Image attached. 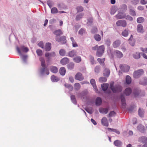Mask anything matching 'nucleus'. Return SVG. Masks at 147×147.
<instances>
[{"label":"nucleus","mask_w":147,"mask_h":147,"mask_svg":"<svg viewBox=\"0 0 147 147\" xmlns=\"http://www.w3.org/2000/svg\"><path fill=\"white\" fill-rule=\"evenodd\" d=\"M39 59L41 61V66L42 67L40 69V75L43 76L45 74L49 75V71L45 67V64L44 58L42 57H40Z\"/></svg>","instance_id":"1"},{"label":"nucleus","mask_w":147,"mask_h":147,"mask_svg":"<svg viewBox=\"0 0 147 147\" xmlns=\"http://www.w3.org/2000/svg\"><path fill=\"white\" fill-rule=\"evenodd\" d=\"M120 70L119 71V75L122 73V71L126 72L128 71L130 67L129 66L127 65H120Z\"/></svg>","instance_id":"2"},{"label":"nucleus","mask_w":147,"mask_h":147,"mask_svg":"<svg viewBox=\"0 0 147 147\" xmlns=\"http://www.w3.org/2000/svg\"><path fill=\"white\" fill-rule=\"evenodd\" d=\"M144 73V71L142 69H139L135 71L133 74V77L135 78H140Z\"/></svg>","instance_id":"3"},{"label":"nucleus","mask_w":147,"mask_h":147,"mask_svg":"<svg viewBox=\"0 0 147 147\" xmlns=\"http://www.w3.org/2000/svg\"><path fill=\"white\" fill-rule=\"evenodd\" d=\"M105 50L104 45H102L98 47L96 53L97 56L101 57L103 53Z\"/></svg>","instance_id":"4"},{"label":"nucleus","mask_w":147,"mask_h":147,"mask_svg":"<svg viewBox=\"0 0 147 147\" xmlns=\"http://www.w3.org/2000/svg\"><path fill=\"white\" fill-rule=\"evenodd\" d=\"M110 87L111 90L114 93L119 92L121 90V87L118 86H113L111 84Z\"/></svg>","instance_id":"5"},{"label":"nucleus","mask_w":147,"mask_h":147,"mask_svg":"<svg viewBox=\"0 0 147 147\" xmlns=\"http://www.w3.org/2000/svg\"><path fill=\"white\" fill-rule=\"evenodd\" d=\"M16 50L18 52L19 54V55L21 56V58L23 60V63H26V59L27 58V56L26 55H23L22 53L20 50L19 48L18 47H16Z\"/></svg>","instance_id":"6"},{"label":"nucleus","mask_w":147,"mask_h":147,"mask_svg":"<svg viewBox=\"0 0 147 147\" xmlns=\"http://www.w3.org/2000/svg\"><path fill=\"white\" fill-rule=\"evenodd\" d=\"M116 25L118 26H121L125 27L127 25L126 22L124 20H119L117 21Z\"/></svg>","instance_id":"7"},{"label":"nucleus","mask_w":147,"mask_h":147,"mask_svg":"<svg viewBox=\"0 0 147 147\" xmlns=\"http://www.w3.org/2000/svg\"><path fill=\"white\" fill-rule=\"evenodd\" d=\"M115 16L117 19L125 18V13L123 12L118 11V13Z\"/></svg>","instance_id":"8"},{"label":"nucleus","mask_w":147,"mask_h":147,"mask_svg":"<svg viewBox=\"0 0 147 147\" xmlns=\"http://www.w3.org/2000/svg\"><path fill=\"white\" fill-rule=\"evenodd\" d=\"M66 37L64 36H62L59 38L56 37L55 38V39L57 41L59 42H60L62 43H64L66 42Z\"/></svg>","instance_id":"9"},{"label":"nucleus","mask_w":147,"mask_h":147,"mask_svg":"<svg viewBox=\"0 0 147 147\" xmlns=\"http://www.w3.org/2000/svg\"><path fill=\"white\" fill-rule=\"evenodd\" d=\"M139 83L140 84L143 86L147 85V77H144L140 79Z\"/></svg>","instance_id":"10"},{"label":"nucleus","mask_w":147,"mask_h":147,"mask_svg":"<svg viewBox=\"0 0 147 147\" xmlns=\"http://www.w3.org/2000/svg\"><path fill=\"white\" fill-rule=\"evenodd\" d=\"M56 56L55 53L54 52L51 53L47 52L45 54V56L49 60L52 57H55Z\"/></svg>","instance_id":"11"},{"label":"nucleus","mask_w":147,"mask_h":147,"mask_svg":"<svg viewBox=\"0 0 147 147\" xmlns=\"http://www.w3.org/2000/svg\"><path fill=\"white\" fill-rule=\"evenodd\" d=\"M137 128L138 130L141 133H144L146 132V130L144 128V126L141 124L138 125Z\"/></svg>","instance_id":"12"},{"label":"nucleus","mask_w":147,"mask_h":147,"mask_svg":"<svg viewBox=\"0 0 147 147\" xmlns=\"http://www.w3.org/2000/svg\"><path fill=\"white\" fill-rule=\"evenodd\" d=\"M75 79L76 80L82 81L84 79V77L82 74L80 72H78L75 76Z\"/></svg>","instance_id":"13"},{"label":"nucleus","mask_w":147,"mask_h":147,"mask_svg":"<svg viewBox=\"0 0 147 147\" xmlns=\"http://www.w3.org/2000/svg\"><path fill=\"white\" fill-rule=\"evenodd\" d=\"M121 98L122 107L123 108H125L126 106V104L125 98L123 95H122L121 96Z\"/></svg>","instance_id":"14"},{"label":"nucleus","mask_w":147,"mask_h":147,"mask_svg":"<svg viewBox=\"0 0 147 147\" xmlns=\"http://www.w3.org/2000/svg\"><path fill=\"white\" fill-rule=\"evenodd\" d=\"M102 124L106 127L109 125V123L107 119L105 117H103L101 120Z\"/></svg>","instance_id":"15"},{"label":"nucleus","mask_w":147,"mask_h":147,"mask_svg":"<svg viewBox=\"0 0 147 147\" xmlns=\"http://www.w3.org/2000/svg\"><path fill=\"white\" fill-rule=\"evenodd\" d=\"M137 30L138 32L143 33L144 32L143 26L141 24H138L137 27Z\"/></svg>","instance_id":"16"},{"label":"nucleus","mask_w":147,"mask_h":147,"mask_svg":"<svg viewBox=\"0 0 147 147\" xmlns=\"http://www.w3.org/2000/svg\"><path fill=\"white\" fill-rule=\"evenodd\" d=\"M19 49L22 53H26L29 51V49L28 48L24 46H21L20 48H19Z\"/></svg>","instance_id":"17"},{"label":"nucleus","mask_w":147,"mask_h":147,"mask_svg":"<svg viewBox=\"0 0 147 147\" xmlns=\"http://www.w3.org/2000/svg\"><path fill=\"white\" fill-rule=\"evenodd\" d=\"M90 83L92 85L94 89L95 90V91L97 92L98 91V90L96 88V86L95 83V80L93 79H92L90 80Z\"/></svg>","instance_id":"18"},{"label":"nucleus","mask_w":147,"mask_h":147,"mask_svg":"<svg viewBox=\"0 0 147 147\" xmlns=\"http://www.w3.org/2000/svg\"><path fill=\"white\" fill-rule=\"evenodd\" d=\"M77 55V52L75 50H72L69 52L68 56L70 57H72Z\"/></svg>","instance_id":"19"},{"label":"nucleus","mask_w":147,"mask_h":147,"mask_svg":"<svg viewBox=\"0 0 147 147\" xmlns=\"http://www.w3.org/2000/svg\"><path fill=\"white\" fill-rule=\"evenodd\" d=\"M139 142L142 143H147V137L145 136H142L140 137L138 139Z\"/></svg>","instance_id":"20"},{"label":"nucleus","mask_w":147,"mask_h":147,"mask_svg":"<svg viewBox=\"0 0 147 147\" xmlns=\"http://www.w3.org/2000/svg\"><path fill=\"white\" fill-rule=\"evenodd\" d=\"M99 111L100 113L105 114L108 112V109L107 108H100L99 109Z\"/></svg>","instance_id":"21"},{"label":"nucleus","mask_w":147,"mask_h":147,"mask_svg":"<svg viewBox=\"0 0 147 147\" xmlns=\"http://www.w3.org/2000/svg\"><path fill=\"white\" fill-rule=\"evenodd\" d=\"M69 62V59L67 57H64L61 59L60 61L61 63L63 65H65L67 64Z\"/></svg>","instance_id":"22"},{"label":"nucleus","mask_w":147,"mask_h":147,"mask_svg":"<svg viewBox=\"0 0 147 147\" xmlns=\"http://www.w3.org/2000/svg\"><path fill=\"white\" fill-rule=\"evenodd\" d=\"M49 69L50 71L53 73H56L58 71V69L55 66H51Z\"/></svg>","instance_id":"23"},{"label":"nucleus","mask_w":147,"mask_h":147,"mask_svg":"<svg viewBox=\"0 0 147 147\" xmlns=\"http://www.w3.org/2000/svg\"><path fill=\"white\" fill-rule=\"evenodd\" d=\"M51 48V44L50 43H47L45 47V49L46 51H50Z\"/></svg>","instance_id":"24"},{"label":"nucleus","mask_w":147,"mask_h":147,"mask_svg":"<svg viewBox=\"0 0 147 147\" xmlns=\"http://www.w3.org/2000/svg\"><path fill=\"white\" fill-rule=\"evenodd\" d=\"M84 16V13H80L77 14L76 17V20L77 21L80 20L83 18Z\"/></svg>","instance_id":"25"},{"label":"nucleus","mask_w":147,"mask_h":147,"mask_svg":"<svg viewBox=\"0 0 147 147\" xmlns=\"http://www.w3.org/2000/svg\"><path fill=\"white\" fill-rule=\"evenodd\" d=\"M115 53L117 57L118 58H121L123 57L122 53L118 50H116L115 51Z\"/></svg>","instance_id":"26"},{"label":"nucleus","mask_w":147,"mask_h":147,"mask_svg":"<svg viewBox=\"0 0 147 147\" xmlns=\"http://www.w3.org/2000/svg\"><path fill=\"white\" fill-rule=\"evenodd\" d=\"M53 33L56 35V37L63 34V32L61 29H58L55 30L54 32Z\"/></svg>","instance_id":"27"},{"label":"nucleus","mask_w":147,"mask_h":147,"mask_svg":"<svg viewBox=\"0 0 147 147\" xmlns=\"http://www.w3.org/2000/svg\"><path fill=\"white\" fill-rule=\"evenodd\" d=\"M140 53L139 52H137L135 53L132 55L133 58L136 59H138L140 58Z\"/></svg>","instance_id":"28"},{"label":"nucleus","mask_w":147,"mask_h":147,"mask_svg":"<svg viewBox=\"0 0 147 147\" xmlns=\"http://www.w3.org/2000/svg\"><path fill=\"white\" fill-rule=\"evenodd\" d=\"M132 90L131 89L129 88H126L124 91V93L127 96L129 95L131 93Z\"/></svg>","instance_id":"29"},{"label":"nucleus","mask_w":147,"mask_h":147,"mask_svg":"<svg viewBox=\"0 0 147 147\" xmlns=\"http://www.w3.org/2000/svg\"><path fill=\"white\" fill-rule=\"evenodd\" d=\"M141 90L139 89H134L133 92V93L135 96L136 97L138 96L141 92Z\"/></svg>","instance_id":"30"},{"label":"nucleus","mask_w":147,"mask_h":147,"mask_svg":"<svg viewBox=\"0 0 147 147\" xmlns=\"http://www.w3.org/2000/svg\"><path fill=\"white\" fill-rule=\"evenodd\" d=\"M122 144V142L119 140H116L114 142V145L116 146H120Z\"/></svg>","instance_id":"31"},{"label":"nucleus","mask_w":147,"mask_h":147,"mask_svg":"<svg viewBox=\"0 0 147 147\" xmlns=\"http://www.w3.org/2000/svg\"><path fill=\"white\" fill-rule=\"evenodd\" d=\"M59 72L61 75L64 76L66 72L65 68L64 67H61L59 69Z\"/></svg>","instance_id":"32"},{"label":"nucleus","mask_w":147,"mask_h":147,"mask_svg":"<svg viewBox=\"0 0 147 147\" xmlns=\"http://www.w3.org/2000/svg\"><path fill=\"white\" fill-rule=\"evenodd\" d=\"M120 44V42L119 40H116L113 42V44L114 48H117L119 47Z\"/></svg>","instance_id":"33"},{"label":"nucleus","mask_w":147,"mask_h":147,"mask_svg":"<svg viewBox=\"0 0 147 147\" xmlns=\"http://www.w3.org/2000/svg\"><path fill=\"white\" fill-rule=\"evenodd\" d=\"M126 83L127 84H130L131 82V79L130 77L129 76H127L125 78Z\"/></svg>","instance_id":"34"},{"label":"nucleus","mask_w":147,"mask_h":147,"mask_svg":"<svg viewBox=\"0 0 147 147\" xmlns=\"http://www.w3.org/2000/svg\"><path fill=\"white\" fill-rule=\"evenodd\" d=\"M95 103L96 105H100L102 103V100L101 98L97 97L96 99Z\"/></svg>","instance_id":"35"},{"label":"nucleus","mask_w":147,"mask_h":147,"mask_svg":"<svg viewBox=\"0 0 147 147\" xmlns=\"http://www.w3.org/2000/svg\"><path fill=\"white\" fill-rule=\"evenodd\" d=\"M81 58L80 56H77L73 59L74 61L76 63H79L81 61Z\"/></svg>","instance_id":"36"},{"label":"nucleus","mask_w":147,"mask_h":147,"mask_svg":"<svg viewBox=\"0 0 147 147\" xmlns=\"http://www.w3.org/2000/svg\"><path fill=\"white\" fill-rule=\"evenodd\" d=\"M110 74V71L107 68H105L104 70L103 74L104 75L107 77H108Z\"/></svg>","instance_id":"37"},{"label":"nucleus","mask_w":147,"mask_h":147,"mask_svg":"<svg viewBox=\"0 0 147 147\" xmlns=\"http://www.w3.org/2000/svg\"><path fill=\"white\" fill-rule=\"evenodd\" d=\"M109 84H103L101 85V86L102 90L104 91H106L109 87Z\"/></svg>","instance_id":"38"},{"label":"nucleus","mask_w":147,"mask_h":147,"mask_svg":"<svg viewBox=\"0 0 147 147\" xmlns=\"http://www.w3.org/2000/svg\"><path fill=\"white\" fill-rule=\"evenodd\" d=\"M51 81L53 82H57L59 80V78L54 75H52L51 77Z\"/></svg>","instance_id":"39"},{"label":"nucleus","mask_w":147,"mask_h":147,"mask_svg":"<svg viewBox=\"0 0 147 147\" xmlns=\"http://www.w3.org/2000/svg\"><path fill=\"white\" fill-rule=\"evenodd\" d=\"M144 112L142 109H139L138 110V115L139 116L141 117H142L144 116Z\"/></svg>","instance_id":"40"},{"label":"nucleus","mask_w":147,"mask_h":147,"mask_svg":"<svg viewBox=\"0 0 147 147\" xmlns=\"http://www.w3.org/2000/svg\"><path fill=\"white\" fill-rule=\"evenodd\" d=\"M94 37L95 40L97 41H99L101 39L100 36L98 34H96L94 36Z\"/></svg>","instance_id":"41"},{"label":"nucleus","mask_w":147,"mask_h":147,"mask_svg":"<svg viewBox=\"0 0 147 147\" xmlns=\"http://www.w3.org/2000/svg\"><path fill=\"white\" fill-rule=\"evenodd\" d=\"M71 100L72 102L75 105L76 104V100L75 97L74 95H71Z\"/></svg>","instance_id":"42"},{"label":"nucleus","mask_w":147,"mask_h":147,"mask_svg":"<svg viewBox=\"0 0 147 147\" xmlns=\"http://www.w3.org/2000/svg\"><path fill=\"white\" fill-rule=\"evenodd\" d=\"M74 88L77 90H79L80 88V84L78 83H76L74 85Z\"/></svg>","instance_id":"43"},{"label":"nucleus","mask_w":147,"mask_h":147,"mask_svg":"<svg viewBox=\"0 0 147 147\" xmlns=\"http://www.w3.org/2000/svg\"><path fill=\"white\" fill-rule=\"evenodd\" d=\"M51 12L52 13H57L58 12L57 8L55 7H53L51 9Z\"/></svg>","instance_id":"44"},{"label":"nucleus","mask_w":147,"mask_h":147,"mask_svg":"<svg viewBox=\"0 0 147 147\" xmlns=\"http://www.w3.org/2000/svg\"><path fill=\"white\" fill-rule=\"evenodd\" d=\"M65 50L63 49H61L59 51V54L62 56H64L65 55Z\"/></svg>","instance_id":"45"},{"label":"nucleus","mask_w":147,"mask_h":147,"mask_svg":"<svg viewBox=\"0 0 147 147\" xmlns=\"http://www.w3.org/2000/svg\"><path fill=\"white\" fill-rule=\"evenodd\" d=\"M74 63L72 62H71L67 65V67L68 69H72L74 68Z\"/></svg>","instance_id":"46"},{"label":"nucleus","mask_w":147,"mask_h":147,"mask_svg":"<svg viewBox=\"0 0 147 147\" xmlns=\"http://www.w3.org/2000/svg\"><path fill=\"white\" fill-rule=\"evenodd\" d=\"M117 11V9L115 7H113L111 9V14H114L115 12H116Z\"/></svg>","instance_id":"47"},{"label":"nucleus","mask_w":147,"mask_h":147,"mask_svg":"<svg viewBox=\"0 0 147 147\" xmlns=\"http://www.w3.org/2000/svg\"><path fill=\"white\" fill-rule=\"evenodd\" d=\"M107 80V78L105 77H102L99 79V81L100 83L106 82Z\"/></svg>","instance_id":"48"},{"label":"nucleus","mask_w":147,"mask_h":147,"mask_svg":"<svg viewBox=\"0 0 147 147\" xmlns=\"http://www.w3.org/2000/svg\"><path fill=\"white\" fill-rule=\"evenodd\" d=\"M47 4L50 8H51L53 5L54 3L52 1L48 0L47 2Z\"/></svg>","instance_id":"49"},{"label":"nucleus","mask_w":147,"mask_h":147,"mask_svg":"<svg viewBox=\"0 0 147 147\" xmlns=\"http://www.w3.org/2000/svg\"><path fill=\"white\" fill-rule=\"evenodd\" d=\"M144 21V18L143 17H139L137 20V22L138 23H141Z\"/></svg>","instance_id":"50"},{"label":"nucleus","mask_w":147,"mask_h":147,"mask_svg":"<svg viewBox=\"0 0 147 147\" xmlns=\"http://www.w3.org/2000/svg\"><path fill=\"white\" fill-rule=\"evenodd\" d=\"M78 33L81 35H82L85 33V29L84 28L81 29L78 32Z\"/></svg>","instance_id":"51"},{"label":"nucleus","mask_w":147,"mask_h":147,"mask_svg":"<svg viewBox=\"0 0 147 147\" xmlns=\"http://www.w3.org/2000/svg\"><path fill=\"white\" fill-rule=\"evenodd\" d=\"M77 10L78 12H81L83 11L84 10L83 7L81 6H78L77 7Z\"/></svg>","instance_id":"52"},{"label":"nucleus","mask_w":147,"mask_h":147,"mask_svg":"<svg viewBox=\"0 0 147 147\" xmlns=\"http://www.w3.org/2000/svg\"><path fill=\"white\" fill-rule=\"evenodd\" d=\"M128 31L126 30L123 31L122 33V35L124 36H127L128 35Z\"/></svg>","instance_id":"53"},{"label":"nucleus","mask_w":147,"mask_h":147,"mask_svg":"<svg viewBox=\"0 0 147 147\" xmlns=\"http://www.w3.org/2000/svg\"><path fill=\"white\" fill-rule=\"evenodd\" d=\"M140 1V0H131V2L133 5H136L138 4Z\"/></svg>","instance_id":"54"},{"label":"nucleus","mask_w":147,"mask_h":147,"mask_svg":"<svg viewBox=\"0 0 147 147\" xmlns=\"http://www.w3.org/2000/svg\"><path fill=\"white\" fill-rule=\"evenodd\" d=\"M97 61L100 65L103 64L105 61V58H104L102 59L98 58Z\"/></svg>","instance_id":"55"},{"label":"nucleus","mask_w":147,"mask_h":147,"mask_svg":"<svg viewBox=\"0 0 147 147\" xmlns=\"http://www.w3.org/2000/svg\"><path fill=\"white\" fill-rule=\"evenodd\" d=\"M132 36L131 35V37L129 39V40L130 45L132 46H134L135 45V42L134 40H131V37Z\"/></svg>","instance_id":"56"},{"label":"nucleus","mask_w":147,"mask_h":147,"mask_svg":"<svg viewBox=\"0 0 147 147\" xmlns=\"http://www.w3.org/2000/svg\"><path fill=\"white\" fill-rule=\"evenodd\" d=\"M93 22V19L92 18H90L88 20L87 24L88 26H90Z\"/></svg>","instance_id":"57"},{"label":"nucleus","mask_w":147,"mask_h":147,"mask_svg":"<svg viewBox=\"0 0 147 147\" xmlns=\"http://www.w3.org/2000/svg\"><path fill=\"white\" fill-rule=\"evenodd\" d=\"M65 86L66 88H68L70 91H71L73 89V87L71 85L69 84H65Z\"/></svg>","instance_id":"58"},{"label":"nucleus","mask_w":147,"mask_h":147,"mask_svg":"<svg viewBox=\"0 0 147 147\" xmlns=\"http://www.w3.org/2000/svg\"><path fill=\"white\" fill-rule=\"evenodd\" d=\"M36 52L38 56H40L42 55V51L40 49H37L36 51Z\"/></svg>","instance_id":"59"},{"label":"nucleus","mask_w":147,"mask_h":147,"mask_svg":"<svg viewBox=\"0 0 147 147\" xmlns=\"http://www.w3.org/2000/svg\"><path fill=\"white\" fill-rule=\"evenodd\" d=\"M89 59L91 64H94V57L91 55L90 56Z\"/></svg>","instance_id":"60"},{"label":"nucleus","mask_w":147,"mask_h":147,"mask_svg":"<svg viewBox=\"0 0 147 147\" xmlns=\"http://www.w3.org/2000/svg\"><path fill=\"white\" fill-rule=\"evenodd\" d=\"M100 69V67L99 66H96L95 68V72L96 73H98L99 72Z\"/></svg>","instance_id":"61"},{"label":"nucleus","mask_w":147,"mask_h":147,"mask_svg":"<svg viewBox=\"0 0 147 147\" xmlns=\"http://www.w3.org/2000/svg\"><path fill=\"white\" fill-rule=\"evenodd\" d=\"M121 9L124 11H126L127 9V6L125 4H123L121 6Z\"/></svg>","instance_id":"62"},{"label":"nucleus","mask_w":147,"mask_h":147,"mask_svg":"<svg viewBox=\"0 0 147 147\" xmlns=\"http://www.w3.org/2000/svg\"><path fill=\"white\" fill-rule=\"evenodd\" d=\"M125 18L126 20H129L130 21H132L133 20V18L132 17H131L130 16L128 15V16H126V14H125Z\"/></svg>","instance_id":"63"},{"label":"nucleus","mask_w":147,"mask_h":147,"mask_svg":"<svg viewBox=\"0 0 147 147\" xmlns=\"http://www.w3.org/2000/svg\"><path fill=\"white\" fill-rule=\"evenodd\" d=\"M130 14L133 16H135L136 15V13L135 11L133 9L129 11Z\"/></svg>","instance_id":"64"}]
</instances>
